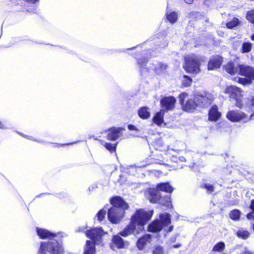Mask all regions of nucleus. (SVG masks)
<instances>
[{"mask_svg": "<svg viewBox=\"0 0 254 254\" xmlns=\"http://www.w3.org/2000/svg\"><path fill=\"white\" fill-rule=\"evenodd\" d=\"M185 1L188 4H191L193 2V0H185Z\"/></svg>", "mask_w": 254, "mask_h": 254, "instance_id": "48", "label": "nucleus"}, {"mask_svg": "<svg viewBox=\"0 0 254 254\" xmlns=\"http://www.w3.org/2000/svg\"><path fill=\"white\" fill-rule=\"evenodd\" d=\"M0 128H5L4 125L2 124V123L1 122H0Z\"/></svg>", "mask_w": 254, "mask_h": 254, "instance_id": "50", "label": "nucleus"}, {"mask_svg": "<svg viewBox=\"0 0 254 254\" xmlns=\"http://www.w3.org/2000/svg\"><path fill=\"white\" fill-rule=\"evenodd\" d=\"M202 187L207 190L210 192H211L214 190V187L212 185L209 184H205L202 186Z\"/></svg>", "mask_w": 254, "mask_h": 254, "instance_id": "35", "label": "nucleus"}, {"mask_svg": "<svg viewBox=\"0 0 254 254\" xmlns=\"http://www.w3.org/2000/svg\"><path fill=\"white\" fill-rule=\"evenodd\" d=\"M165 111L162 109L160 112H157L153 118L154 123L158 125H160L163 122V116Z\"/></svg>", "mask_w": 254, "mask_h": 254, "instance_id": "24", "label": "nucleus"}, {"mask_svg": "<svg viewBox=\"0 0 254 254\" xmlns=\"http://www.w3.org/2000/svg\"><path fill=\"white\" fill-rule=\"evenodd\" d=\"M222 60L219 57H215L211 59L208 64V69L213 70L220 67Z\"/></svg>", "mask_w": 254, "mask_h": 254, "instance_id": "17", "label": "nucleus"}, {"mask_svg": "<svg viewBox=\"0 0 254 254\" xmlns=\"http://www.w3.org/2000/svg\"><path fill=\"white\" fill-rule=\"evenodd\" d=\"M252 78L250 77L243 78V77H237L236 78V80L243 85L250 84L252 83Z\"/></svg>", "mask_w": 254, "mask_h": 254, "instance_id": "29", "label": "nucleus"}, {"mask_svg": "<svg viewBox=\"0 0 254 254\" xmlns=\"http://www.w3.org/2000/svg\"><path fill=\"white\" fill-rule=\"evenodd\" d=\"M157 143H159V144H161V140H158L157 141Z\"/></svg>", "mask_w": 254, "mask_h": 254, "instance_id": "54", "label": "nucleus"}, {"mask_svg": "<svg viewBox=\"0 0 254 254\" xmlns=\"http://www.w3.org/2000/svg\"><path fill=\"white\" fill-rule=\"evenodd\" d=\"M86 236L91 239L94 244L97 245L100 244L102 241V237L105 232L101 227H97L91 229L85 232Z\"/></svg>", "mask_w": 254, "mask_h": 254, "instance_id": "11", "label": "nucleus"}, {"mask_svg": "<svg viewBox=\"0 0 254 254\" xmlns=\"http://www.w3.org/2000/svg\"><path fill=\"white\" fill-rule=\"evenodd\" d=\"M153 254H163V250L162 247H156L153 252Z\"/></svg>", "mask_w": 254, "mask_h": 254, "instance_id": "36", "label": "nucleus"}, {"mask_svg": "<svg viewBox=\"0 0 254 254\" xmlns=\"http://www.w3.org/2000/svg\"><path fill=\"white\" fill-rule=\"evenodd\" d=\"M250 207H251V209H252L253 211H254V199H253V200L251 201Z\"/></svg>", "mask_w": 254, "mask_h": 254, "instance_id": "45", "label": "nucleus"}, {"mask_svg": "<svg viewBox=\"0 0 254 254\" xmlns=\"http://www.w3.org/2000/svg\"><path fill=\"white\" fill-rule=\"evenodd\" d=\"M113 244L118 249H123L125 246V242L124 240L119 235H115L112 239Z\"/></svg>", "mask_w": 254, "mask_h": 254, "instance_id": "19", "label": "nucleus"}, {"mask_svg": "<svg viewBox=\"0 0 254 254\" xmlns=\"http://www.w3.org/2000/svg\"><path fill=\"white\" fill-rule=\"evenodd\" d=\"M225 93L228 94L231 98L236 100V106L240 108H242L246 102V99H242L243 91L240 88L231 85L228 86L225 91Z\"/></svg>", "mask_w": 254, "mask_h": 254, "instance_id": "6", "label": "nucleus"}, {"mask_svg": "<svg viewBox=\"0 0 254 254\" xmlns=\"http://www.w3.org/2000/svg\"><path fill=\"white\" fill-rule=\"evenodd\" d=\"M149 164V163H143L141 164H138V165L137 166V167H139V168L145 167L147 166Z\"/></svg>", "mask_w": 254, "mask_h": 254, "instance_id": "44", "label": "nucleus"}, {"mask_svg": "<svg viewBox=\"0 0 254 254\" xmlns=\"http://www.w3.org/2000/svg\"><path fill=\"white\" fill-rule=\"evenodd\" d=\"M37 235L41 239H48L50 241L48 243L41 242L38 254H44L47 252L50 254H63L64 249L62 244L53 239L56 234L46 229L37 228Z\"/></svg>", "mask_w": 254, "mask_h": 254, "instance_id": "1", "label": "nucleus"}, {"mask_svg": "<svg viewBox=\"0 0 254 254\" xmlns=\"http://www.w3.org/2000/svg\"><path fill=\"white\" fill-rule=\"evenodd\" d=\"M191 78L186 75H184L182 80V85L185 87H188L191 84Z\"/></svg>", "mask_w": 254, "mask_h": 254, "instance_id": "33", "label": "nucleus"}, {"mask_svg": "<svg viewBox=\"0 0 254 254\" xmlns=\"http://www.w3.org/2000/svg\"><path fill=\"white\" fill-rule=\"evenodd\" d=\"M137 227L131 221L128 225H127L123 231L119 233V234L123 237H127L132 234L136 235Z\"/></svg>", "mask_w": 254, "mask_h": 254, "instance_id": "15", "label": "nucleus"}, {"mask_svg": "<svg viewBox=\"0 0 254 254\" xmlns=\"http://www.w3.org/2000/svg\"><path fill=\"white\" fill-rule=\"evenodd\" d=\"M138 114L141 119H147L150 117V113L147 107H143L138 110Z\"/></svg>", "mask_w": 254, "mask_h": 254, "instance_id": "23", "label": "nucleus"}, {"mask_svg": "<svg viewBox=\"0 0 254 254\" xmlns=\"http://www.w3.org/2000/svg\"><path fill=\"white\" fill-rule=\"evenodd\" d=\"M128 127V129L130 130H136V131H138V129L133 125H129L127 127Z\"/></svg>", "mask_w": 254, "mask_h": 254, "instance_id": "39", "label": "nucleus"}, {"mask_svg": "<svg viewBox=\"0 0 254 254\" xmlns=\"http://www.w3.org/2000/svg\"><path fill=\"white\" fill-rule=\"evenodd\" d=\"M113 206L108 210V218L113 223L117 224L123 218L128 204L120 196H115L111 199Z\"/></svg>", "mask_w": 254, "mask_h": 254, "instance_id": "2", "label": "nucleus"}, {"mask_svg": "<svg viewBox=\"0 0 254 254\" xmlns=\"http://www.w3.org/2000/svg\"><path fill=\"white\" fill-rule=\"evenodd\" d=\"M241 254H254V253L250 252L247 248H244V251Z\"/></svg>", "mask_w": 254, "mask_h": 254, "instance_id": "41", "label": "nucleus"}, {"mask_svg": "<svg viewBox=\"0 0 254 254\" xmlns=\"http://www.w3.org/2000/svg\"><path fill=\"white\" fill-rule=\"evenodd\" d=\"M116 145L117 144H113L110 143H105L104 145V147L110 152H114L116 151Z\"/></svg>", "mask_w": 254, "mask_h": 254, "instance_id": "34", "label": "nucleus"}, {"mask_svg": "<svg viewBox=\"0 0 254 254\" xmlns=\"http://www.w3.org/2000/svg\"><path fill=\"white\" fill-rule=\"evenodd\" d=\"M225 247L224 243L222 242L217 243L213 248L212 252L221 253Z\"/></svg>", "mask_w": 254, "mask_h": 254, "instance_id": "27", "label": "nucleus"}, {"mask_svg": "<svg viewBox=\"0 0 254 254\" xmlns=\"http://www.w3.org/2000/svg\"><path fill=\"white\" fill-rule=\"evenodd\" d=\"M153 211H147L142 209L135 211L131 216L130 221L137 227V233H139L144 230V225L151 219Z\"/></svg>", "mask_w": 254, "mask_h": 254, "instance_id": "3", "label": "nucleus"}, {"mask_svg": "<svg viewBox=\"0 0 254 254\" xmlns=\"http://www.w3.org/2000/svg\"><path fill=\"white\" fill-rule=\"evenodd\" d=\"M161 70L166 69L167 66L165 64H164L161 63H158L157 65Z\"/></svg>", "mask_w": 254, "mask_h": 254, "instance_id": "40", "label": "nucleus"}, {"mask_svg": "<svg viewBox=\"0 0 254 254\" xmlns=\"http://www.w3.org/2000/svg\"><path fill=\"white\" fill-rule=\"evenodd\" d=\"M198 107L207 108L210 106L214 99L213 95L207 92L197 93L194 95Z\"/></svg>", "mask_w": 254, "mask_h": 254, "instance_id": "10", "label": "nucleus"}, {"mask_svg": "<svg viewBox=\"0 0 254 254\" xmlns=\"http://www.w3.org/2000/svg\"><path fill=\"white\" fill-rule=\"evenodd\" d=\"M241 212L238 209H234L231 211L230 213V217L234 220H238L240 219Z\"/></svg>", "mask_w": 254, "mask_h": 254, "instance_id": "28", "label": "nucleus"}, {"mask_svg": "<svg viewBox=\"0 0 254 254\" xmlns=\"http://www.w3.org/2000/svg\"><path fill=\"white\" fill-rule=\"evenodd\" d=\"M94 243L89 240L86 241V245L84 249V254H94L95 253V248Z\"/></svg>", "mask_w": 254, "mask_h": 254, "instance_id": "22", "label": "nucleus"}, {"mask_svg": "<svg viewBox=\"0 0 254 254\" xmlns=\"http://www.w3.org/2000/svg\"><path fill=\"white\" fill-rule=\"evenodd\" d=\"M151 236L149 234H146L138 239L137 242V246L139 249H143L144 245L151 239Z\"/></svg>", "mask_w": 254, "mask_h": 254, "instance_id": "20", "label": "nucleus"}, {"mask_svg": "<svg viewBox=\"0 0 254 254\" xmlns=\"http://www.w3.org/2000/svg\"><path fill=\"white\" fill-rule=\"evenodd\" d=\"M179 101L182 105L183 109L184 111L192 112L197 107V102L193 98H190L187 93L185 92L182 93L179 96Z\"/></svg>", "mask_w": 254, "mask_h": 254, "instance_id": "7", "label": "nucleus"}, {"mask_svg": "<svg viewBox=\"0 0 254 254\" xmlns=\"http://www.w3.org/2000/svg\"><path fill=\"white\" fill-rule=\"evenodd\" d=\"M148 199L152 203L159 202L163 205L169 206L171 202V198L169 195H166L164 198L161 196L160 193L157 189L150 188L147 190Z\"/></svg>", "mask_w": 254, "mask_h": 254, "instance_id": "8", "label": "nucleus"}, {"mask_svg": "<svg viewBox=\"0 0 254 254\" xmlns=\"http://www.w3.org/2000/svg\"><path fill=\"white\" fill-rule=\"evenodd\" d=\"M238 73L247 77L252 78L254 80V69L249 65L239 64Z\"/></svg>", "mask_w": 254, "mask_h": 254, "instance_id": "13", "label": "nucleus"}, {"mask_svg": "<svg viewBox=\"0 0 254 254\" xmlns=\"http://www.w3.org/2000/svg\"><path fill=\"white\" fill-rule=\"evenodd\" d=\"M107 209H108V208H105L104 207L98 212L96 216L99 221H101L105 218L106 214Z\"/></svg>", "mask_w": 254, "mask_h": 254, "instance_id": "31", "label": "nucleus"}, {"mask_svg": "<svg viewBox=\"0 0 254 254\" xmlns=\"http://www.w3.org/2000/svg\"><path fill=\"white\" fill-rule=\"evenodd\" d=\"M181 246V245H175L173 246L174 248H178Z\"/></svg>", "mask_w": 254, "mask_h": 254, "instance_id": "52", "label": "nucleus"}, {"mask_svg": "<svg viewBox=\"0 0 254 254\" xmlns=\"http://www.w3.org/2000/svg\"><path fill=\"white\" fill-rule=\"evenodd\" d=\"M254 114H252L250 117H249L244 112L239 110L229 111L226 115V118L232 122H242L247 123L251 120L254 119Z\"/></svg>", "mask_w": 254, "mask_h": 254, "instance_id": "9", "label": "nucleus"}, {"mask_svg": "<svg viewBox=\"0 0 254 254\" xmlns=\"http://www.w3.org/2000/svg\"><path fill=\"white\" fill-rule=\"evenodd\" d=\"M166 16L168 20L171 23L176 22L178 19V14L175 11H167L166 13Z\"/></svg>", "mask_w": 254, "mask_h": 254, "instance_id": "25", "label": "nucleus"}, {"mask_svg": "<svg viewBox=\"0 0 254 254\" xmlns=\"http://www.w3.org/2000/svg\"><path fill=\"white\" fill-rule=\"evenodd\" d=\"M179 160L181 162H185L186 159L184 157H180Z\"/></svg>", "mask_w": 254, "mask_h": 254, "instance_id": "47", "label": "nucleus"}, {"mask_svg": "<svg viewBox=\"0 0 254 254\" xmlns=\"http://www.w3.org/2000/svg\"><path fill=\"white\" fill-rule=\"evenodd\" d=\"M85 229H86L85 228H83V227H82V228H79V230H78V231H79V232H80V231H82V232H85Z\"/></svg>", "mask_w": 254, "mask_h": 254, "instance_id": "49", "label": "nucleus"}, {"mask_svg": "<svg viewBox=\"0 0 254 254\" xmlns=\"http://www.w3.org/2000/svg\"><path fill=\"white\" fill-rule=\"evenodd\" d=\"M237 236L240 238L243 239H247L250 236V233L249 232L243 228H241L236 232Z\"/></svg>", "mask_w": 254, "mask_h": 254, "instance_id": "26", "label": "nucleus"}, {"mask_svg": "<svg viewBox=\"0 0 254 254\" xmlns=\"http://www.w3.org/2000/svg\"><path fill=\"white\" fill-rule=\"evenodd\" d=\"M247 217L249 220H254V211H253L247 215Z\"/></svg>", "mask_w": 254, "mask_h": 254, "instance_id": "38", "label": "nucleus"}, {"mask_svg": "<svg viewBox=\"0 0 254 254\" xmlns=\"http://www.w3.org/2000/svg\"><path fill=\"white\" fill-rule=\"evenodd\" d=\"M147 60H148L146 58H144V59H143L142 60L139 59L138 60V63L140 65V67L143 66V64L147 63Z\"/></svg>", "mask_w": 254, "mask_h": 254, "instance_id": "37", "label": "nucleus"}, {"mask_svg": "<svg viewBox=\"0 0 254 254\" xmlns=\"http://www.w3.org/2000/svg\"><path fill=\"white\" fill-rule=\"evenodd\" d=\"M125 128L122 127H113L109 130L107 138L111 140H116L123 135Z\"/></svg>", "mask_w": 254, "mask_h": 254, "instance_id": "14", "label": "nucleus"}, {"mask_svg": "<svg viewBox=\"0 0 254 254\" xmlns=\"http://www.w3.org/2000/svg\"><path fill=\"white\" fill-rule=\"evenodd\" d=\"M24 137L27 138H28V139H30L31 140L37 141V142H39V143L43 142L42 141H41V140H40V141L34 139L32 136H30L26 135Z\"/></svg>", "mask_w": 254, "mask_h": 254, "instance_id": "42", "label": "nucleus"}, {"mask_svg": "<svg viewBox=\"0 0 254 254\" xmlns=\"http://www.w3.org/2000/svg\"><path fill=\"white\" fill-rule=\"evenodd\" d=\"M226 254V253H223V254Z\"/></svg>", "mask_w": 254, "mask_h": 254, "instance_id": "56", "label": "nucleus"}, {"mask_svg": "<svg viewBox=\"0 0 254 254\" xmlns=\"http://www.w3.org/2000/svg\"><path fill=\"white\" fill-rule=\"evenodd\" d=\"M250 102H251V105L254 107V97H253L251 99Z\"/></svg>", "mask_w": 254, "mask_h": 254, "instance_id": "46", "label": "nucleus"}, {"mask_svg": "<svg viewBox=\"0 0 254 254\" xmlns=\"http://www.w3.org/2000/svg\"><path fill=\"white\" fill-rule=\"evenodd\" d=\"M221 114L218 111V107L216 105L213 106L209 111L208 119L211 121H216L221 117Z\"/></svg>", "mask_w": 254, "mask_h": 254, "instance_id": "16", "label": "nucleus"}, {"mask_svg": "<svg viewBox=\"0 0 254 254\" xmlns=\"http://www.w3.org/2000/svg\"><path fill=\"white\" fill-rule=\"evenodd\" d=\"M24 137L27 138H28V139H30L31 140L37 141V142H39V143L43 142L42 141H41V140H40V141L34 139L32 136H30L26 135Z\"/></svg>", "mask_w": 254, "mask_h": 254, "instance_id": "43", "label": "nucleus"}, {"mask_svg": "<svg viewBox=\"0 0 254 254\" xmlns=\"http://www.w3.org/2000/svg\"><path fill=\"white\" fill-rule=\"evenodd\" d=\"M252 48V44L249 42H244L242 46V50L243 53L249 52Z\"/></svg>", "mask_w": 254, "mask_h": 254, "instance_id": "32", "label": "nucleus"}, {"mask_svg": "<svg viewBox=\"0 0 254 254\" xmlns=\"http://www.w3.org/2000/svg\"><path fill=\"white\" fill-rule=\"evenodd\" d=\"M239 64L230 62L224 66L226 71L230 74H234L238 72Z\"/></svg>", "mask_w": 254, "mask_h": 254, "instance_id": "18", "label": "nucleus"}, {"mask_svg": "<svg viewBox=\"0 0 254 254\" xmlns=\"http://www.w3.org/2000/svg\"><path fill=\"white\" fill-rule=\"evenodd\" d=\"M156 189L158 190L163 191L169 193L172 192L173 190V188L168 183H162L159 184L157 185Z\"/></svg>", "mask_w": 254, "mask_h": 254, "instance_id": "21", "label": "nucleus"}, {"mask_svg": "<svg viewBox=\"0 0 254 254\" xmlns=\"http://www.w3.org/2000/svg\"><path fill=\"white\" fill-rule=\"evenodd\" d=\"M239 20L237 18H234L231 21L226 23V26L228 28H233L239 24Z\"/></svg>", "mask_w": 254, "mask_h": 254, "instance_id": "30", "label": "nucleus"}, {"mask_svg": "<svg viewBox=\"0 0 254 254\" xmlns=\"http://www.w3.org/2000/svg\"><path fill=\"white\" fill-rule=\"evenodd\" d=\"M204 3H205V4H206L207 5H209L208 0H204Z\"/></svg>", "mask_w": 254, "mask_h": 254, "instance_id": "51", "label": "nucleus"}, {"mask_svg": "<svg viewBox=\"0 0 254 254\" xmlns=\"http://www.w3.org/2000/svg\"><path fill=\"white\" fill-rule=\"evenodd\" d=\"M176 99L173 96L165 97L161 100V104L164 110H172L174 109Z\"/></svg>", "mask_w": 254, "mask_h": 254, "instance_id": "12", "label": "nucleus"}, {"mask_svg": "<svg viewBox=\"0 0 254 254\" xmlns=\"http://www.w3.org/2000/svg\"><path fill=\"white\" fill-rule=\"evenodd\" d=\"M171 223V216L168 213H165L160 215V219L152 222L148 227L149 231L157 232L164 229L167 232L173 230V226L168 227Z\"/></svg>", "mask_w": 254, "mask_h": 254, "instance_id": "4", "label": "nucleus"}, {"mask_svg": "<svg viewBox=\"0 0 254 254\" xmlns=\"http://www.w3.org/2000/svg\"><path fill=\"white\" fill-rule=\"evenodd\" d=\"M200 59L194 55L185 57L184 69L188 72L197 74L200 71Z\"/></svg>", "mask_w": 254, "mask_h": 254, "instance_id": "5", "label": "nucleus"}, {"mask_svg": "<svg viewBox=\"0 0 254 254\" xmlns=\"http://www.w3.org/2000/svg\"><path fill=\"white\" fill-rule=\"evenodd\" d=\"M167 44H168V43H166L164 45V46H162V48H163V47H165L167 46Z\"/></svg>", "mask_w": 254, "mask_h": 254, "instance_id": "53", "label": "nucleus"}, {"mask_svg": "<svg viewBox=\"0 0 254 254\" xmlns=\"http://www.w3.org/2000/svg\"><path fill=\"white\" fill-rule=\"evenodd\" d=\"M154 69L157 71L158 70V68H157V67L156 66H155L154 67Z\"/></svg>", "mask_w": 254, "mask_h": 254, "instance_id": "55", "label": "nucleus"}]
</instances>
